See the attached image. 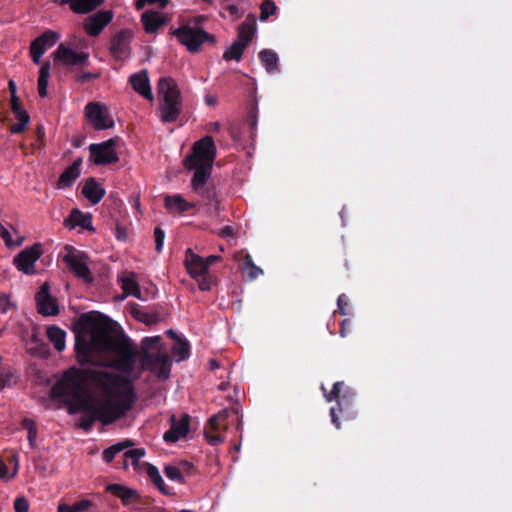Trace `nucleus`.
<instances>
[{"label":"nucleus","mask_w":512,"mask_h":512,"mask_svg":"<svg viewBox=\"0 0 512 512\" xmlns=\"http://www.w3.org/2000/svg\"><path fill=\"white\" fill-rule=\"evenodd\" d=\"M54 62H60L68 68L83 67L88 63L89 54L86 52H76L74 49L60 44L52 53Z\"/></svg>","instance_id":"15"},{"label":"nucleus","mask_w":512,"mask_h":512,"mask_svg":"<svg viewBox=\"0 0 512 512\" xmlns=\"http://www.w3.org/2000/svg\"><path fill=\"white\" fill-rule=\"evenodd\" d=\"M135 397L134 390L131 387L116 393L114 400L108 399L94 406L91 410L83 412L78 419L77 427L89 432L97 420L103 425L114 423L132 408Z\"/></svg>","instance_id":"4"},{"label":"nucleus","mask_w":512,"mask_h":512,"mask_svg":"<svg viewBox=\"0 0 512 512\" xmlns=\"http://www.w3.org/2000/svg\"><path fill=\"white\" fill-rule=\"evenodd\" d=\"M14 304L10 301L8 295L0 293V312L5 314L9 311Z\"/></svg>","instance_id":"51"},{"label":"nucleus","mask_w":512,"mask_h":512,"mask_svg":"<svg viewBox=\"0 0 512 512\" xmlns=\"http://www.w3.org/2000/svg\"><path fill=\"white\" fill-rule=\"evenodd\" d=\"M202 17L195 19V25L185 24L172 31V35L177 38L179 43L184 45L191 53H197L200 47L205 42L214 44L216 38L214 35L206 32L203 28L198 26L201 23Z\"/></svg>","instance_id":"9"},{"label":"nucleus","mask_w":512,"mask_h":512,"mask_svg":"<svg viewBox=\"0 0 512 512\" xmlns=\"http://www.w3.org/2000/svg\"><path fill=\"white\" fill-rule=\"evenodd\" d=\"M215 158L214 140L211 136H205L193 144L191 152L183 160L186 169L194 170L191 179L192 189L209 204L213 202L218 204L215 187L206 185L211 176Z\"/></svg>","instance_id":"2"},{"label":"nucleus","mask_w":512,"mask_h":512,"mask_svg":"<svg viewBox=\"0 0 512 512\" xmlns=\"http://www.w3.org/2000/svg\"><path fill=\"white\" fill-rule=\"evenodd\" d=\"M256 17L254 14H248L246 20L238 27V40L246 43L248 46L256 33Z\"/></svg>","instance_id":"28"},{"label":"nucleus","mask_w":512,"mask_h":512,"mask_svg":"<svg viewBox=\"0 0 512 512\" xmlns=\"http://www.w3.org/2000/svg\"><path fill=\"white\" fill-rule=\"evenodd\" d=\"M63 403L67 406V411L70 415L86 412L100 404V402L96 401L88 391L84 395L73 397Z\"/></svg>","instance_id":"22"},{"label":"nucleus","mask_w":512,"mask_h":512,"mask_svg":"<svg viewBox=\"0 0 512 512\" xmlns=\"http://www.w3.org/2000/svg\"><path fill=\"white\" fill-rule=\"evenodd\" d=\"M164 206L170 213H179L192 209L195 204L186 201L181 195H167L164 199Z\"/></svg>","instance_id":"27"},{"label":"nucleus","mask_w":512,"mask_h":512,"mask_svg":"<svg viewBox=\"0 0 512 512\" xmlns=\"http://www.w3.org/2000/svg\"><path fill=\"white\" fill-rule=\"evenodd\" d=\"M42 248L40 244H34L29 248H25L14 258V264L19 271L29 274L35 262L41 257Z\"/></svg>","instance_id":"18"},{"label":"nucleus","mask_w":512,"mask_h":512,"mask_svg":"<svg viewBox=\"0 0 512 512\" xmlns=\"http://www.w3.org/2000/svg\"><path fill=\"white\" fill-rule=\"evenodd\" d=\"M143 468L145 469L148 478L154 484V486L164 495H172L171 489L165 484L162 479L159 470L156 466L151 463L144 462Z\"/></svg>","instance_id":"31"},{"label":"nucleus","mask_w":512,"mask_h":512,"mask_svg":"<svg viewBox=\"0 0 512 512\" xmlns=\"http://www.w3.org/2000/svg\"><path fill=\"white\" fill-rule=\"evenodd\" d=\"M50 62H44L39 70L38 77V93L40 97L47 96L48 79L50 76Z\"/></svg>","instance_id":"39"},{"label":"nucleus","mask_w":512,"mask_h":512,"mask_svg":"<svg viewBox=\"0 0 512 512\" xmlns=\"http://www.w3.org/2000/svg\"><path fill=\"white\" fill-rule=\"evenodd\" d=\"M154 238H155V250L156 252H161L164 245L165 240V232L160 227H155L154 229Z\"/></svg>","instance_id":"49"},{"label":"nucleus","mask_w":512,"mask_h":512,"mask_svg":"<svg viewBox=\"0 0 512 512\" xmlns=\"http://www.w3.org/2000/svg\"><path fill=\"white\" fill-rule=\"evenodd\" d=\"M59 39L58 33L52 30H46L36 37L30 44V56L35 64H40L41 57L45 52L53 47Z\"/></svg>","instance_id":"16"},{"label":"nucleus","mask_w":512,"mask_h":512,"mask_svg":"<svg viewBox=\"0 0 512 512\" xmlns=\"http://www.w3.org/2000/svg\"><path fill=\"white\" fill-rule=\"evenodd\" d=\"M198 287L201 291H210L212 288V277L206 273L202 276H199L197 279Z\"/></svg>","instance_id":"50"},{"label":"nucleus","mask_w":512,"mask_h":512,"mask_svg":"<svg viewBox=\"0 0 512 512\" xmlns=\"http://www.w3.org/2000/svg\"><path fill=\"white\" fill-rule=\"evenodd\" d=\"M244 270L248 271V277L250 280H255L259 275L263 273V270L255 265L250 254L244 257L243 261Z\"/></svg>","instance_id":"43"},{"label":"nucleus","mask_w":512,"mask_h":512,"mask_svg":"<svg viewBox=\"0 0 512 512\" xmlns=\"http://www.w3.org/2000/svg\"><path fill=\"white\" fill-rule=\"evenodd\" d=\"M132 32L130 30H121L116 33L110 42V53L118 61L126 60L130 57Z\"/></svg>","instance_id":"17"},{"label":"nucleus","mask_w":512,"mask_h":512,"mask_svg":"<svg viewBox=\"0 0 512 512\" xmlns=\"http://www.w3.org/2000/svg\"><path fill=\"white\" fill-rule=\"evenodd\" d=\"M18 379L19 375L16 369L12 367L3 368L0 372V391L15 386Z\"/></svg>","instance_id":"37"},{"label":"nucleus","mask_w":512,"mask_h":512,"mask_svg":"<svg viewBox=\"0 0 512 512\" xmlns=\"http://www.w3.org/2000/svg\"><path fill=\"white\" fill-rule=\"evenodd\" d=\"M37 312L44 316H57L60 313L57 299L50 293V285L45 282L35 294Z\"/></svg>","instance_id":"14"},{"label":"nucleus","mask_w":512,"mask_h":512,"mask_svg":"<svg viewBox=\"0 0 512 512\" xmlns=\"http://www.w3.org/2000/svg\"><path fill=\"white\" fill-rule=\"evenodd\" d=\"M106 490L118 497L124 505L130 504L139 497L135 490L121 484H109Z\"/></svg>","instance_id":"29"},{"label":"nucleus","mask_w":512,"mask_h":512,"mask_svg":"<svg viewBox=\"0 0 512 512\" xmlns=\"http://www.w3.org/2000/svg\"><path fill=\"white\" fill-rule=\"evenodd\" d=\"M98 77H99V74H97V73L82 72V73L76 75V81L78 83L83 84V83L89 82L90 80L96 79Z\"/></svg>","instance_id":"55"},{"label":"nucleus","mask_w":512,"mask_h":512,"mask_svg":"<svg viewBox=\"0 0 512 512\" xmlns=\"http://www.w3.org/2000/svg\"><path fill=\"white\" fill-rule=\"evenodd\" d=\"M22 428L30 432V429L37 428V425L32 419L24 418L22 420Z\"/></svg>","instance_id":"59"},{"label":"nucleus","mask_w":512,"mask_h":512,"mask_svg":"<svg viewBox=\"0 0 512 512\" xmlns=\"http://www.w3.org/2000/svg\"><path fill=\"white\" fill-rule=\"evenodd\" d=\"M10 102H11V110L12 111H17V110L23 108L21 105L20 99L17 95L11 96Z\"/></svg>","instance_id":"60"},{"label":"nucleus","mask_w":512,"mask_h":512,"mask_svg":"<svg viewBox=\"0 0 512 512\" xmlns=\"http://www.w3.org/2000/svg\"><path fill=\"white\" fill-rule=\"evenodd\" d=\"M81 164L82 159L78 158L61 173L57 182L59 188L70 187L74 183V181L80 176Z\"/></svg>","instance_id":"26"},{"label":"nucleus","mask_w":512,"mask_h":512,"mask_svg":"<svg viewBox=\"0 0 512 512\" xmlns=\"http://www.w3.org/2000/svg\"><path fill=\"white\" fill-rule=\"evenodd\" d=\"M157 90L162 122L177 121L182 110V95L176 81L171 77H162L158 81Z\"/></svg>","instance_id":"6"},{"label":"nucleus","mask_w":512,"mask_h":512,"mask_svg":"<svg viewBox=\"0 0 512 512\" xmlns=\"http://www.w3.org/2000/svg\"><path fill=\"white\" fill-rule=\"evenodd\" d=\"M70 224L71 228L79 226L83 229L93 230L92 227V216L87 213H83L78 209H73L69 218L65 220V225Z\"/></svg>","instance_id":"33"},{"label":"nucleus","mask_w":512,"mask_h":512,"mask_svg":"<svg viewBox=\"0 0 512 512\" xmlns=\"http://www.w3.org/2000/svg\"><path fill=\"white\" fill-rule=\"evenodd\" d=\"M347 305H348V302H347V298H346L345 294L339 295L338 299H337V307H338V312L341 315L347 314V312H346Z\"/></svg>","instance_id":"57"},{"label":"nucleus","mask_w":512,"mask_h":512,"mask_svg":"<svg viewBox=\"0 0 512 512\" xmlns=\"http://www.w3.org/2000/svg\"><path fill=\"white\" fill-rule=\"evenodd\" d=\"M184 265L193 279L208 273L204 258L194 253L191 248H188L185 252Z\"/></svg>","instance_id":"21"},{"label":"nucleus","mask_w":512,"mask_h":512,"mask_svg":"<svg viewBox=\"0 0 512 512\" xmlns=\"http://www.w3.org/2000/svg\"><path fill=\"white\" fill-rule=\"evenodd\" d=\"M167 21L165 15L155 10H147L141 15V23L148 34L156 33Z\"/></svg>","instance_id":"24"},{"label":"nucleus","mask_w":512,"mask_h":512,"mask_svg":"<svg viewBox=\"0 0 512 512\" xmlns=\"http://www.w3.org/2000/svg\"><path fill=\"white\" fill-rule=\"evenodd\" d=\"M172 354L176 361H183L190 355V345L185 339H177L172 347Z\"/></svg>","instance_id":"41"},{"label":"nucleus","mask_w":512,"mask_h":512,"mask_svg":"<svg viewBox=\"0 0 512 512\" xmlns=\"http://www.w3.org/2000/svg\"><path fill=\"white\" fill-rule=\"evenodd\" d=\"M129 83L139 95L147 100H153V93L147 70H141L132 74L129 78Z\"/></svg>","instance_id":"23"},{"label":"nucleus","mask_w":512,"mask_h":512,"mask_svg":"<svg viewBox=\"0 0 512 512\" xmlns=\"http://www.w3.org/2000/svg\"><path fill=\"white\" fill-rule=\"evenodd\" d=\"M36 138L40 139L39 149H43L45 147V129L43 125H38L36 127Z\"/></svg>","instance_id":"58"},{"label":"nucleus","mask_w":512,"mask_h":512,"mask_svg":"<svg viewBox=\"0 0 512 512\" xmlns=\"http://www.w3.org/2000/svg\"><path fill=\"white\" fill-rule=\"evenodd\" d=\"M83 196L92 204H98L105 196V189L96 181L95 178L89 177L81 190Z\"/></svg>","instance_id":"25"},{"label":"nucleus","mask_w":512,"mask_h":512,"mask_svg":"<svg viewBox=\"0 0 512 512\" xmlns=\"http://www.w3.org/2000/svg\"><path fill=\"white\" fill-rule=\"evenodd\" d=\"M117 138L108 139L102 143H93L89 146L90 157L96 165H108L119 161L115 150Z\"/></svg>","instance_id":"12"},{"label":"nucleus","mask_w":512,"mask_h":512,"mask_svg":"<svg viewBox=\"0 0 512 512\" xmlns=\"http://www.w3.org/2000/svg\"><path fill=\"white\" fill-rule=\"evenodd\" d=\"M221 260V257L218 255H210L207 258H204L205 265L207 269L214 263Z\"/></svg>","instance_id":"61"},{"label":"nucleus","mask_w":512,"mask_h":512,"mask_svg":"<svg viewBox=\"0 0 512 512\" xmlns=\"http://www.w3.org/2000/svg\"><path fill=\"white\" fill-rule=\"evenodd\" d=\"M227 10L236 19L241 16V14L239 12V8L236 5H234V4L229 5L227 7Z\"/></svg>","instance_id":"64"},{"label":"nucleus","mask_w":512,"mask_h":512,"mask_svg":"<svg viewBox=\"0 0 512 512\" xmlns=\"http://www.w3.org/2000/svg\"><path fill=\"white\" fill-rule=\"evenodd\" d=\"M164 474L171 481H175L180 484H183L185 482L183 474H182V470L178 466L170 465V464L166 465L164 467Z\"/></svg>","instance_id":"45"},{"label":"nucleus","mask_w":512,"mask_h":512,"mask_svg":"<svg viewBox=\"0 0 512 512\" xmlns=\"http://www.w3.org/2000/svg\"><path fill=\"white\" fill-rule=\"evenodd\" d=\"M58 512H74L73 505L65 502H60L57 507Z\"/></svg>","instance_id":"63"},{"label":"nucleus","mask_w":512,"mask_h":512,"mask_svg":"<svg viewBox=\"0 0 512 512\" xmlns=\"http://www.w3.org/2000/svg\"><path fill=\"white\" fill-rule=\"evenodd\" d=\"M258 57L269 74H273L279 70V57L275 51L263 49L259 52Z\"/></svg>","instance_id":"34"},{"label":"nucleus","mask_w":512,"mask_h":512,"mask_svg":"<svg viewBox=\"0 0 512 512\" xmlns=\"http://www.w3.org/2000/svg\"><path fill=\"white\" fill-rule=\"evenodd\" d=\"M65 255L63 261L68 270L77 278L83 280L85 283H92L93 276L88 266V257L83 251H79L73 246H65Z\"/></svg>","instance_id":"11"},{"label":"nucleus","mask_w":512,"mask_h":512,"mask_svg":"<svg viewBox=\"0 0 512 512\" xmlns=\"http://www.w3.org/2000/svg\"><path fill=\"white\" fill-rule=\"evenodd\" d=\"M131 446H133V442L131 440H124L122 442L113 444L103 451V460L106 463H110L118 453L124 451L126 448H129Z\"/></svg>","instance_id":"38"},{"label":"nucleus","mask_w":512,"mask_h":512,"mask_svg":"<svg viewBox=\"0 0 512 512\" xmlns=\"http://www.w3.org/2000/svg\"><path fill=\"white\" fill-rule=\"evenodd\" d=\"M169 3V0H136L135 7L137 10H141L145 5H157L159 8L164 9Z\"/></svg>","instance_id":"48"},{"label":"nucleus","mask_w":512,"mask_h":512,"mask_svg":"<svg viewBox=\"0 0 512 512\" xmlns=\"http://www.w3.org/2000/svg\"><path fill=\"white\" fill-rule=\"evenodd\" d=\"M47 338L57 351L62 352L65 349L66 332L62 328L56 325L49 326L47 328Z\"/></svg>","instance_id":"35"},{"label":"nucleus","mask_w":512,"mask_h":512,"mask_svg":"<svg viewBox=\"0 0 512 512\" xmlns=\"http://www.w3.org/2000/svg\"><path fill=\"white\" fill-rule=\"evenodd\" d=\"M75 327L83 332L90 333L89 337L80 332H77L75 336V351L78 363L81 365L90 364L93 352L105 351L106 345L99 342V337L109 338L114 330V322L99 312L91 311L82 313L75 323Z\"/></svg>","instance_id":"3"},{"label":"nucleus","mask_w":512,"mask_h":512,"mask_svg":"<svg viewBox=\"0 0 512 512\" xmlns=\"http://www.w3.org/2000/svg\"><path fill=\"white\" fill-rule=\"evenodd\" d=\"M133 315L136 319L147 325L155 324L158 320L157 314H152L144 310H134Z\"/></svg>","instance_id":"47"},{"label":"nucleus","mask_w":512,"mask_h":512,"mask_svg":"<svg viewBox=\"0 0 512 512\" xmlns=\"http://www.w3.org/2000/svg\"><path fill=\"white\" fill-rule=\"evenodd\" d=\"M246 123L249 125L251 131H250V137L254 138L256 134L257 129V123H258V107L256 104L252 105L247 113L246 117Z\"/></svg>","instance_id":"44"},{"label":"nucleus","mask_w":512,"mask_h":512,"mask_svg":"<svg viewBox=\"0 0 512 512\" xmlns=\"http://www.w3.org/2000/svg\"><path fill=\"white\" fill-rule=\"evenodd\" d=\"M146 454V451L144 448H135V449H130L128 451H126L124 453V460H123V468L124 469H127L128 468V460H131L133 466L135 468L138 467L139 465V460L144 457Z\"/></svg>","instance_id":"42"},{"label":"nucleus","mask_w":512,"mask_h":512,"mask_svg":"<svg viewBox=\"0 0 512 512\" xmlns=\"http://www.w3.org/2000/svg\"><path fill=\"white\" fill-rule=\"evenodd\" d=\"M36 438H37V428L30 429V432H28L27 439H28L31 447H34Z\"/></svg>","instance_id":"62"},{"label":"nucleus","mask_w":512,"mask_h":512,"mask_svg":"<svg viewBox=\"0 0 512 512\" xmlns=\"http://www.w3.org/2000/svg\"><path fill=\"white\" fill-rule=\"evenodd\" d=\"M230 418H232V421H236L238 426L240 425L241 419L238 408L223 409L209 419V428L204 431L205 439L209 444L218 445L224 442L225 437L218 430L226 428Z\"/></svg>","instance_id":"10"},{"label":"nucleus","mask_w":512,"mask_h":512,"mask_svg":"<svg viewBox=\"0 0 512 512\" xmlns=\"http://www.w3.org/2000/svg\"><path fill=\"white\" fill-rule=\"evenodd\" d=\"M29 504L24 497L16 498L14 501L15 512H28Z\"/></svg>","instance_id":"53"},{"label":"nucleus","mask_w":512,"mask_h":512,"mask_svg":"<svg viewBox=\"0 0 512 512\" xmlns=\"http://www.w3.org/2000/svg\"><path fill=\"white\" fill-rule=\"evenodd\" d=\"M326 401H336V405L330 408L331 421L337 429H340V420L348 421L356 417L357 411L355 408V391L346 386L343 381H338L333 384L330 392H328L322 385Z\"/></svg>","instance_id":"5"},{"label":"nucleus","mask_w":512,"mask_h":512,"mask_svg":"<svg viewBox=\"0 0 512 512\" xmlns=\"http://www.w3.org/2000/svg\"><path fill=\"white\" fill-rule=\"evenodd\" d=\"M260 20L265 21L276 13L277 6L273 0H264L260 5Z\"/></svg>","instance_id":"46"},{"label":"nucleus","mask_w":512,"mask_h":512,"mask_svg":"<svg viewBox=\"0 0 512 512\" xmlns=\"http://www.w3.org/2000/svg\"><path fill=\"white\" fill-rule=\"evenodd\" d=\"M160 341V336L143 338L141 341V366L142 369L149 370L156 374L159 379L166 380L171 371V362L168 355L161 352H151L157 348Z\"/></svg>","instance_id":"7"},{"label":"nucleus","mask_w":512,"mask_h":512,"mask_svg":"<svg viewBox=\"0 0 512 512\" xmlns=\"http://www.w3.org/2000/svg\"><path fill=\"white\" fill-rule=\"evenodd\" d=\"M0 237L3 239L6 246L11 247L13 245V240H12L10 232L2 224H0Z\"/></svg>","instance_id":"56"},{"label":"nucleus","mask_w":512,"mask_h":512,"mask_svg":"<svg viewBox=\"0 0 512 512\" xmlns=\"http://www.w3.org/2000/svg\"><path fill=\"white\" fill-rule=\"evenodd\" d=\"M113 12L101 10L89 16L85 22V31L92 37L98 36L102 30L111 22Z\"/></svg>","instance_id":"20"},{"label":"nucleus","mask_w":512,"mask_h":512,"mask_svg":"<svg viewBox=\"0 0 512 512\" xmlns=\"http://www.w3.org/2000/svg\"><path fill=\"white\" fill-rule=\"evenodd\" d=\"M99 342L106 345L104 352H111L116 356L110 363V367L125 375H115L105 371H94L91 374L92 379L108 392L110 386H126L124 390L129 387L133 389L130 385L131 379L127 376L133 372L139 356L133 342L123 335L114 337L112 334H110L109 338L105 336L99 337Z\"/></svg>","instance_id":"1"},{"label":"nucleus","mask_w":512,"mask_h":512,"mask_svg":"<svg viewBox=\"0 0 512 512\" xmlns=\"http://www.w3.org/2000/svg\"><path fill=\"white\" fill-rule=\"evenodd\" d=\"M86 376L80 370L71 368L66 371L62 379L58 380L51 388L50 397L53 400L65 402L73 397H79L87 393L85 385Z\"/></svg>","instance_id":"8"},{"label":"nucleus","mask_w":512,"mask_h":512,"mask_svg":"<svg viewBox=\"0 0 512 512\" xmlns=\"http://www.w3.org/2000/svg\"><path fill=\"white\" fill-rule=\"evenodd\" d=\"M104 1L105 0H60V4H68L73 12L85 14L100 6Z\"/></svg>","instance_id":"32"},{"label":"nucleus","mask_w":512,"mask_h":512,"mask_svg":"<svg viewBox=\"0 0 512 512\" xmlns=\"http://www.w3.org/2000/svg\"><path fill=\"white\" fill-rule=\"evenodd\" d=\"M246 48H247L246 43H242L241 41L236 40L223 53V59L226 61H231V60L240 61Z\"/></svg>","instance_id":"40"},{"label":"nucleus","mask_w":512,"mask_h":512,"mask_svg":"<svg viewBox=\"0 0 512 512\" xmlns=\"http://www.w3.org/2000/svg\"><path fill=\"white\" fill-rule=\"evenodd\" d=\"M85 116L96 130H106L114 126L107 108L98 102H90L86 105Z\"/></svg>","instance_id":"13"},{"label":"nucleus","mask_w":512,"mask_h":512,"mask_svg":"<svg viewBox=\"0 0 512 512\" xmlns=\"http://www.w3.org/2000/svg\"><path fill=\"white\" fill-rule=\"evenodd\" d=\"M12 112L18 122L11 125V127H10L11 133H13V134L23 133L27 129V126L30 122V116H29L28 112L24 108H21L17 111H12Z\"/></svg>","instance_id":"36"},{"label":"nucleus","mask_w":512,"mask_h":512,"mask_svg":"<svg viewBox=\"0 0 512 512\" xmlns=\"http://www.w3.org/2000/svg\"><path fill=\"white\" fill-rule=\"evenodd\" d=\"M17 471L18 465L15 466L13 473L9 475L7 465L4 462L0 461V478L2 480H10L11 478L15 477Z\"/></svg>","instance_id":"52"},{"label":"nucleus","mask_w":512,"mask_h":512,"mask_svg":"<svg viewBox=\"0 0 512 512\" xmlns=\"http://www.w3.org/2000/svg\"><path fill=\"white\" fill-rule=\"evenodd\" d=\"M119 281L121 282V288L126 295H131L141 299V290L135 273L125 272L120 276Z\"/></svg>","instance_id":"30"},{"label":"nucleus","mask_w":512,"mask_h":512,"mask_svg":"<svg viewBox=\"0 0 512 512\" xmlns=\"http://www.w3.org/2000/svg\"><path fill=\"white\" fill-rule=\"evenodd\" d=\"M190 429V416L183 414L180 419L175 415L170 417V428L167 430L163 439L167 443H176L180 438L185 437Z\"/></svg>","instance_id":"19"},{"label":"nucleus","mask_w":512,"mask_h":512,"mask_svg":"<svg viewBox=\"0 0 512 512\" xmlns=\"http://www.w3.org/2000/svg\"><path fill=\"white\" fill-rule=\"evenodd\" d=\"M93 505L92 501L84 499L73 504L74 512H84Z\"/></svg>","instance_id":"54"}]
</instances>
